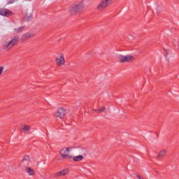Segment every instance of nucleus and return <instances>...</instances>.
<instances>
[{"instance_id": "obj_1", "label": "nucleus", "mask_w": 179, "mask_h": 179, "mask_svg": "<svg viewBox=\"0 0 179 179\" xmlns=\"http://www.w3.org/2000/svg\"><path fill=\"white\" fill-rule=\"evenodd\" d=\"M85 10V1H80L74 3L69 7V12L71 16H76L79 13H82Z\"/></svg>"}, {"instance_id": "obj_2", "label": "nucleus", "mask_w": 179, "mask_h": 179, "mask_svg": "<svg viewBox=\"0 0 179 179\" xmlns=\"http://www.w3.org/2000/svg\"><path fill=\"white\" fill-rule=\"evenodd\" d=\"M17 43H19V36H14L11 40L6 41L3 43L2 50L6 52L10 51V49L13 48Z\"/></svg>"}, {"instance_id": "obj_3", "label": "nucleus", "mask_w": 179, "mask_h": 179, "mask_svg": "<svg viewBox=\"0 0 179 179\" xmlns=\"http://www.w3.org/2000/svg\"><path fill=\"white\" fill-rule=\"evenodd\" d=\"M118 60L120 64H125V62L129 64L130 62L135 61V57H134L132 55H118Z\"/></svg>"}, {"instance_id": "obj_4", "label": "nucleus", "mask_w": 179, "mask_h": 179, "mask_svg": "<svg viewBox=\"0 0 179 179\" xmlns=\"http://www.w3.org/2000/svg\"><path fill=\"white\" fill-rule=\"evenodd\" d=\"M113 1L114 0H101V2L97 5L96 9L101 12L105 10L107 6L113 3Z\"/></svg>"}, {"instance_id": "obj_5", "label": "nucleus", "mask_w": 179, "mask_h": 179, "mask_svg": "<svg viewBox=\"0 0 179 179\" xmlns=\"http://www.w3.org/2000/svg\"><path fill=\"white\" fill-rule=\"evenodd\" d=\"M71 148H64L60 150V156L62 159H72V155H69Z\"/></svg>"}, {"instance_id": "obj_6", "label": "nucleus", "mask_w": 179, "mask_h": 179, "mask_svg": "<svg viewBox=\"0 0 179 179\" xmlns=\"http://www.w3.org/2000/svg\"><path fill=\"white\" fill-rule=\"evenodd\" d=\"M55 117H57V118H64L65 115H66V109L64 108H59L55 112Z\"/></svg>"}, {"instance_id": "obj_7", "label": "nucleus", "mask_w": 179, "mask_h": 179, "mask_svg": "<svg viewBox=\"0 0 179 179\" xmlns=\"http://www.w3.org/2000/svg\"><path fill=\"white\" fill-rule=\"evenodd\" d=\"M55 62L57 66H64V65H65V56L64 54H60L56 57Z\"/></svg>"}, {"instance_id": "obj_8", "label": "nucleus", "mask_w": 179, "mask_h": 179, "mask_svg": "<svg viewBox=\"0 0 179 179\" xmlns=\"http://www.w3.org/2000/svg\"><path fill=\"white\" fill-rule=\"evenodd\" d=\"M69 174V169H64L55 174V178L62 177L64 176H68Z\"/></svg>"}, {"instance_id": "obj_9", "label": "nucleus", "mask_w": 179, "mask_h": 179, "mask_svg": "<svg viewBox=\"0 0 179 179\" xmlns=\"http://www.w3.org/2000/svg\"><path fill=\"white\" fill-rule=\"evenodd\" d=\"M34 36V35L31 33L24 34L21 38L22 43H26V41L30 40V38H31V37H33Z\"/></svg>"}, {"instance_id": "obj_10", "label": "nucleus", "mask_w": 179, "mask_h": 179, "mask_svg": "<svg viewBox=\"0 0 179 179\" xmlns=\"http://www.w3.org/2000/svg\"><path fill=\"white\" fill-rule=\"evenodd\" d=\"M0 15H1V16H6L8 17L9 16H12L13 13L8 9H2L0 10Z\"/></svg>"}, {"instance_id": "obj_11", "label": "nucleus", "mask_w": 179, "mask_h": 179, "mask_svg": "<svg viewBox=\"0 0 179 179\" xmlns=\"http://www.w3.org/2000/svg\"><path fill=\"white\" fill-rule=\"evenodd\" d=\"M30 128L31 127L27 124H22L21 126V131L24 132V134H29L30 132Z\"/></svg>"}, {"instance_id": "obj_12", "label": "nucleus", "mask_w": 179, "mask_h": 179, "mask_svg": "<svg viewBox=\"0 0 179 179\" xmlns=\"http://www.w3.org/2000/svg\"><path fill=\"white\" fill-rule=\"evenodd\" d=\"M25 171L26 173H27L28 176H36V171H34V169L29 168V167H27L25 169Z\"/></svg>"}, {"instance_id": "obj_13", "label": "nucleus", "mask_w": 179, "mask_h": 179, "mask_svg": "<svg viewBox=\"0 0 179 179\" xmlns=\"http://www.w3.org/2000/svg\"><path fill=\"white\" fill-rule=\"evenodd\" d=\"M166 155H167V150H162L159 152L157 159H163Z\"/></svg>"}, {"instance_id": "obj_14", "label": "nucleus", "mask_w": 179, "mask_h": 179, "mask_svg": "<svg viewBox=\"0 0 179 179\" xmlns=\"http://www.w3.org/2000/svg\"><path fill=\"white\" fill-rule=\"evenodd\" d=\"M73 162H82L83 157L82 155H78L76 157H72Z\"/></svg>"}, {"instance_id": "obj_15", "label": "nucleus", "mask_w": 179, "mask_h": 179, "mask_svg": "<svg viewBox=\"0 0 179 179\" xmlns=\"http://www.w3.org/2000/svg\"><path fill=\"white\" fill-rule=\"evenodd\" d=\"M31 17V13H27L24 15V20H25V22H29V20H30Z\"/></svg>"}, {"instance_id": "obj_16", "label": "nucleus", "mask_w": 179, "mask_h": 179, "mask_svg": "<svg viewBox=\"0 0 179 179\" xmlns=\"http://www.w3.org/2000/svg\"><path fill=\"white\" fill-rule=\"evenodd\" d=\"M106 110V107L104 106H102L101 108L98 109L97 110V112L98 113H103Z\"/></svg>"}, {"instance_id": "obj_17", "label": "nucleus", "mask_w": 179, "mask_h": 179, "mask_svg": "<svg viewBox=\"0 0 179 179\" xmlns=\"http://www.w3.org/2000/svg\"><path fill=\"white\" fill-rule=\"evenodd\" d=\"M15 33H20V31H22V28L15 29Z\"/></svg>"}, {"instance_id": "obj_18", "label": "nucleus", "mask_w": 179, "mask_h": 179, "mask_svg": "<svg viewBox=\"0 0 179 179\" xmlns=\"http://www.w3.org/2000/svg\"><path fill=\"white\" fill-rule=\"evenodd\" d=\"M3 73V66H0V75Z\"/></svg>"}, {"instance_id": "obj_19", "label": "nucleus", "mask_w": 179, "mask_h": 179, "mask_svg": "<svg viewBox=\"0 0 179 179\" xmlns=\"http://www.w3.org/2000/svg\"><path fill=\"white\" fill-rule=\"evenodd\" d=\"M24 160H30V157L29 156H25L24 157Z\"/></svg>"}, {"instance_id": "obj_20", "label": "nucleus", "mask_w": 179, "mask_h": 179, "mask_svg": "<svg viewBox=\"0 0 179 179\" xmlns=\"http://www.w3.org/2000/svg\"><path fill=\"white\" fill-rule=\"evenodd\" d=\"M136 178L138 179H144L142 176H139V175H136Z\"/></svg>"}, {"instance_id": "obj_21", "label": "nucleus", "mask_w": 179, "mask_h": 179, "mask_svg": "<svg viewBox=\"0 0 179 179\" xmlns=\"http://www.w3.org/2000/svg\"><path fill=\"white\" fill-rule=\"evenodd\" d=\"M9 3H13V2H10Z\"/></svg>"}, {"instance_id": "obj_22", "label": "nucleus", "mask_w": 179, "mask_h": 179, "mask_svg": "<svg viewBox=\"0 0 179 179\" xmlns=\"http://www.w3.org/2000/svg\"><path fill=\"white\" fill-rule=\"evenodd\" d=\"M28 1H31V0H28Z\"/></svg>"}]
</instances>
